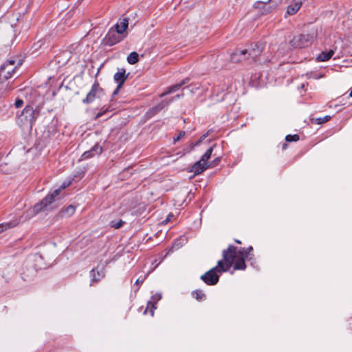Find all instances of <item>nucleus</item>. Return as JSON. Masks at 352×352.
<instances>
[{
	"mask_svg": "<svg viewBox=\"0 0 352 352\" xmlns=\"http://www.w3.org/2000/svg\"><path fill=\"white\" fill-rule=\"evenodd\" d=\"M236 248L230 245L223 251V259L218 261L217 266L212 268L201 276V279L208 285H216L219 278V274L230 270L234 261Z\"/></svg>",
	"mask_w": 352,
	"mask_h": 352,
	"instance_id": "nucleus-1",
	"label": "nucleus"
},
{
	"mask_svg": "<svg viewBox=\"0 0 352 352\" xmlns=\"http://www.w3.org/2000/svg\"><path fill=\"white\" fill-rule=\"evenodd\" d=\"M67 185L63 184V186L55 190L52 193L47 195L40 203L36 204L33 208L30 210L31 215H36L43 210H47L48 208H53L54 206L50 207L54 203L59 199V195L61 190L65 189Z\"/></svg>",
	"mask_w": 352,
	"mask_h": 352,
	"instance_id": "nucleus-2",
	"label": "nucleus"
},
{
	"mask_svg": "<svg viewBox=\"0 0 352 352\" xmlns=\"http://www.w3.org/2000/svg\"><path fill=\"white\" fill-rule=\"evenodd\" d=\"M317 36V31L312 30L311 32L306 34H299L294 36L290 41V45L294 48L307 47L311 45Z\"/></svg>",
	"mask_w": 352,
	"mask_h": 352,
	"instance_id": "nucleus-3",
	"label": "nucleus"
},
{
	"mask_svg": "<svg viewBox=\"0 0 352 352\" xmlns=\"http://www.w3.org/2000/svg\"><path fill=\"white\" fill-rule=\"evenodd\" d=\"M38 116L39 110L37 108L34 109L32 106H26L18 116V122L20 124H30L32 127Z\"/></svg>",
	"mask_w": 352,
	"mask_h": 352,
	"instance_id": "nucleus-4",
	"label": "nucleus"
},
{
	"mask_svg": "<svg viewBox=\"0 0 352 352\" xmlns=\"http://www.w3.org/2000/svg\"><path fill=\"white\" fill-rule=\"evenodd\" d=\"M15 63L14 60H10L1 65L0 67V80H8L12 76L16 69Z\"/></svg>",
	"mask_w": 352,
	"mask_h": 352,
	"instance_id": "nucleus-5",
	"label": "nucleus"
},
{
	"mask_svg": "<svg viewBox=\"0 0 352 352\" xmlns=\"http://www.w3.org/2000/svg\"><path fill=\"white\" fill-rule=\"evenodd\" d=\"M247 256L248 253L245 252V248H241L239 251L236 250L234 261L232 263L234 270H244L246 268L245 258Z\"/></svg>",
	"mask_w": 352,
	"mask_h": 352,
	"instance_id": "nucleus-6",
	"label": "nucleus"
},
{
	"mask_svg": "<svg viewBox=\"0 0 352 352\" xmlns=\"http://www.w3.org/2000/svg\"><path fill=\"white\" fill-rule=\"evenodd\" d=\"M102 91L103 90L100 87L99 83L96 81L92 85L91 89L87 94L86 98L83 99V102L90 103L93 102L96 98L100 96V94L102 93Z\"/></svg>",
	"mask_w": 352,
	"mask_h": 352,
	"instance_id": "nucleus-7",
	"label": "nucleus"
},
{
	"mask_svg": "<svg viewBox=\"0 0 352 352\" xmlns=\"http://www.w3.org/2000/svg\"><path fill=\"white\" fill-rule=\"evenodd\" d=\"M271 1L272 0H268L267 2H256L255 3V7L261 10L262 14H267L275 10L278 5V3H270Z\"/></svg>",
	"mask_w": 352,
	"mask_h": 352,
	"instance_id": "nucleus-8",
	"label": "nucleus"
},
{
	"mask_svg": "<svg viewBox=\"0 0 352 352\" xmlns=\"http://www.w3.org/2000/svg\"><path fill=\"white\" fill-rule=\"evenodd\" d=\"M129 76L126 74V70L124 68L118 69V72L114 74L113 79L118 83V88H121Z\"/></svg>",
	"mask_w": 352,
	"mask_h": 352,
	"instance_id": "nucleus-9",
	"label": "nucleus"
},
{
	"mask_svg": "<svg viewBox=\"0 0 352 352\" xmlns=\"http://www.w3.org/2000/svg\"><path fill=\"white\" fill-rule=\"evenodd\" d=\"M90 277H91V285L94 283L98 282L104 276V268L102 267L99 269L98 267L92 269L90 271Z\"/></svg>",
	"mask_w": 352,
	"mask_h": 352,
	"instance_id": "nucleus-10",
	"label": "nucleus"
},
{
	"mask_svg": "<svg viewBox=\"0 0 352 352\" xmlns=\"http://www.w3.org/2000/svg\"><path fill=\"white\" fill-rule=\"evenodd\" d=\"M263 49V46L261 43H254L252 45L251 47L248 50L247 56L254 59L260 55Z\"/></svg>",
	"mask_w": 352,
	"mask_h": 352,
	"instance_id": "nucleus-11",
	"label": "nucleus"
},
{
	"mask_svg": "<svg viewBox=\"0 0 352 352\" xmlns=\"http://www.w3.org/2000/svg\"><path fill=\"white\" fill-rule=\"evenodd\" d=\"M162 296L159 294H156L151 297V300L148 302L147 307L144 311V314H146L147 311L149 309L151 315L153 316L154 311L156 309L155 304L161 299Z\"/></svg>",
	"mask_w": 352,
	"mask_h": 352,
	"instance_id": "nucleus-12",
	"label": "nucleus"
},
{
	"mask_svg": "<svg viewBox=\"0 0 352 352\" xmlns=\"http://www.w3.org/2000/svg\"><path fill=\"white\" fill-rule=\"evenodd\" d=\"M247 53V49L243 50H236L232 54L230 60L233 63H239L243 60L248 59Z\"/></svg>",
	"mask_w": 352,
	"mask_h": 352,
	"instance_id": "nucleus-13",
	"label": "nucleus"
},
{
	"mask_svg": "<svg viewBox=\"0 0 352 352\" xmlns=\"http://www.w3.org/2000/svg\"><path fill=\"white\" fill-rule=\"evenodd\" d=\"M208 165L207 163L202 162L201 160L195 162L191 167L190 171L194 173L195 175H198L207 169Z\"/></svg>",
	"mask_w": 352,
	"mask_h": 352,
	"instance_id": "nucleus-14",
	"label": "nucleus"
},
{
	"mask_svg": "<svg viewBox=\"0 0 352 352\" xmlns=\"http://www.w3.org/2000/svg\"><path fill=\"white\" fill-rule=\"evenodd\" d=\"M102 153V147L96 144L89 151L85 152L82 156V160H87L96 155H99Z\"/></svg>",
	"mask_w": 352,
	"mask_h": 352,
	"instance_id": "nucleus-15",
	"label": "nucleus"
},
{
	"mask_svg": "<svg viewBox=\"0 0 352 352\" xmlns=\"http://www.w3.org/2000/svg\"><path fill=\"white\" fill-rule=\"evenodd\" d=\"M189 82V79L188 78L183 79L179 83H177L173 85L168 88V90L162 94L160 97H163L167 94L175 92L178 91L183 85L187 84Z\"/></svg>",
	"mask_w": 352,
	"mask_h": 352,
	"instance_id": "nucleus-16",
	"label": "nucleus"
},
{
	"mask_svg": "<svg viewBox=\"0 0 352 352\" xmlns=\"http://www.w3.org/2000/svg\"><path fill=\"white\" fill-rule=\"evenodd\" d=\"M129 19L124 18L115 25L116 31L118 34H122L128 28Z\"/></svg>",
	"mask_w": 352,
	"mask_h": 352,
	"instance_id": "nucleus-17",
	"label": "nucleus"
},
{
	"mask_svg": "<svg viewBox=\"0 0 352 352\" xmlns=\"http://www.w3.org/2000/svg\"><path fill=\"white\" fill-rule=\"evenodd\" d=\"M302 6L300 1H295L294 3L289 4L287 9V14L294 15L296 14Z\"/></svg>",
	"mask_w": 352,
	"mask_h": 352,
	"instance_id": "nucleus-18",
	"label": "nucleus"
},
{
	"mask_svg": "<svg viewBox=\"0 0 352 352\" xmlns=\"http://www.w3.org/2000/svg\"><path fill=\"white\" fill-rule=\"evenodd\" d=\"M19 224V220H18V219L12 220L8 223H1V224H0V233L3 232L4 230H7L8 229L14 228L15 226H16Z\"/></svg>",
	"mask_w": 352,
	"mask_h": 352,
	"instance_id": "nucleus-19",
	"label": "nucleus"
},
{
	"mask_svg": "<svg viewBox=\"0 0 352 352\" xmlns=\"http://www.w3.org/2000/svg\"><path fill=\"white\" fill-rule=\"evenodd\" d=\"M334 54V51L330 50L328 52H322L317 57L318 61H327Z\"/></svg>",
	"mask_w": 352,
	"mask_h": 352,
	"instance_id": "nucleus-20",
	"label": "nucleus"
},
{
	"mask_svg": "<svg viewBox=\"0 0 352 352\" xmlns=\"http://www.w3.org/2000/svg\"><path fill=\"white\" fill-rule=\"evenodd\" d=\"M76 210L75 207L73 205H69L66 208L62 209L60 214L63 217H69L74 214Z\"/></svg>",
	"mask_w": 352,
	"mask_h": 352,
	"instance_id": "nucleus-21",
	"label": "nucleus"
},
{
	"mask_svg": "<svg viewBox=\"0 0 352 352\" xmlns=\"http://www.w3.org/2000/svg\"><path fill=\"white\" fill-rule=\"evenodd\" d=\"M169 104H170V101L164 100V101L161 102L160 104H158L157 105H156L155 107H154L151 109V112L153 113V114H155V113H158L160 111H161L162 109H163L164 107H167Z\"/></svg>",
	"mask_w": 352,
	"mask_h": 352,
	"instance_id": "nucleus-22",
	"label": "nucleus"
},
{
	"mask_svg": "<svg viewBox=\"0 0 352 352\" xmlns=\"http://www.w3.org/2000/svg\"><path fill=\"white\" fill-rule=\"evenodd\" d=\"M138 54L135 52H131L127 57V61L129 64L134 65L137 63L139 60L138 59Z\"/></svg>",
	"mask_w": 352,
	"mask_h": 352,
	"instance_id": "nucleus-23",
	"label": "nucleus"
},
{
	"mask_svg": "<svg viewBox=\"0 0 352 352\" xmlns=\"http://www.w3.org/2000/svg\"><path fill=\"white\" fill-rule=\"evenodd\" d=\"M192 296L195 298L197 300L201 301L205 300L206 295L202 290L197 289L192 292Z\"/></svg>",
	"mask_w": 352,
	"mask_h": 352,
	"instance_id": "nucleus-24",
	"label": "nucleus"
},
{
	"mask_svg": "<svg viewBox=\"0 0 352 352\" xmlns=\"http://www.w3.org/2000/svg\"><path fill=\"white\" fill-rule=\"evenodd\" d=\"M36 274V270L34 268H31L28 270V272L26 274L25 272L22 273V278L25 280H28L31 279Z\"/></svg>",
	"mask_w": 352,
	"mask_h": 352,
	"instance_id": "nucleus-25",
	"label": "nucleus"
},
{
	"mask_svg": "<svg viewBox=\"0 0 352 352\" xmlns=\"http://www.w3.org/2000/svg\"><path fill=\"white\" fill-rule=\"evenodd\" d=\"M213 146L209 148L206 152L201 156V160L205 163H207V161L210 158L211 154L212 153Z\"/></svg>",
	"mask_w": 352,
	"mask_h": 352,
	"instance_id": "nucleus-26",
	"label": "nucleus"
},
{
	"mask_svg": "<svg viewBox=\"0 0 352 352\" xmlns=\"http://www.w3.org/2000/svg\"><path fill=\"white\" fill-rule=\"evenodd\" d=\"M330 118H331V117L329 116H326L322 117V118H317L315 119V122L317 124H321L325 123L327 121H329Z\"/></svg>",
	"mask_w": 352,
	"mask_h": 352,
	"instance_id": "nucleus-27",
	"label": "nucleus"
},
{
	"mask_svg": "<svg viewBox=\"0 0 352 352\" xmlns=\"http://www.w3.org/2000/svg\"><path fill=\"white\" fill-rule=\"evenodd\" d=\"M124 223V222L121 219L118 221H111V226L116 229H118V228H121Z\"/></svg>",
	"mask_w": 352,
	"mask_h": 352,
	"instance_id": "nucleus-28",
	"label": "nucleus"
},
{
	"mask_svg": "<svg viewBox=\"0 0 352 352\" xmlns=\"http://www.w3.org/2000/svg\"><path fill=\"white\" fill-rule=\"evenodd\" d=\"M287 142H297L299 140V136L297 134L295 135H287L285 138Z\"/></svg>",
	"mask_w": 352,
	"mask_h": 352,
	"instance_id": "nucleus-29",
	"label": "nucleus"
},
{
	"mask_svg": "<svg viewBox=\"0 0 352 352\" xmlns=\"http://www.w3.org/2000/svg\"><path fill=\"white\" fill-rule=\"evenodd\" d=\"M185 135V132L184 131H180L178 136L177 138H173V141L174 142H176L177 141H179L180 139H182L184 136Z\"/></svg>",
	"mask_w": 352,
	"mask_h": 352,
	"instance_id": "nucleus-30",
	"label": "nucleus"
},
{
	"mask_svg": "<svg viewBox=\"0 0 352 352\" xmlns=\"http://www.w3.org/2000/svg\"><path fill=\"white\" fill-rule=\"evenodd\" d=\"M108 40L110 42V44L111 45L117 43L118 42H119L120 41V39L111 40V32H109V34H108Z\"/></svg>",
	"mask_w": 352,
	"mask_h": 352,
	"instance_id": "nucleus-31",
	"label": "nucleus"
},
{
	"mask_svg": "<svg viewBox=\"0 0 352 352\" xmlns=\"http://www.w3.org/2000/svg\"><path fill=\"white\" fill-rule=\"evenodd\" d=\"M23 104V100L22 99H17L14 103V105L16 108L21 107Z\"/></svg>",
	"mask_w": 352,
	"mask_h": 352,
	"instance_id": "nucleus-32",
	"label": "nucleus"
},
{
	"mask_svg": "<svg viewBox=\"0 0 352 352\" xmlns=\"http://www.w3.org/2000/svg\"><path fill=\"white\" fill-rule=\"evenodd\" d=\"M204 140L201 138H199L196 142L192 143L191 145V148L192 149L195 146H198Z\"/></svg>",
	"mask_w": 352,
	"mask_h": 352,
	"instance_id": "nucleus-33",
	"label": "nucleus"
},
{
	"mask_svg": "<svg viewBox=\"0 0 352 352\" xmlns=\"http://www.w3.org/2000/svg\"><path fill=\"white\" fill-rule=\"evenodd\" d=\"M182 96H183L182 94V95L178 94V95L175 96H174L173 98H172V99L170 100H169V101L170 102L171 101H173L175 99L179 98Z\"/></svg>",
	"mask_w": 352,
	"mask_h": 352,
	"instance_id": "nucleus-34",
	"label": "nucleus"
},
{
	"mask_svg": "<svg viewBox=\"0 0 352 352\" xmlns=\"http://www.w3.org/2000/svg\"><path fill=\"white\" fill-rule=\"evenodd\" d=\"M253 250L252 247H249L247 249H245V252L248 253V254L250 252V251H252Z\"/></svg>",
	"mask_w": 352,
	"mask_h": 352,
	"instance_id": "nucleus-35",
	"label": "nucleus"
},
{
	"mask_svg": "<svg viewBox=\"0 0 352 352\" xmlns=\"http://www.w3.org/2000/svg\"><path fill=\"white\" fill-rule=\"evenodd\" d=\"M173 214H168L166 219V222H168L170 220V218L173 217Z\"/></svg>",
	"mask_w": 352,
	"mask_h": 352,
	"instance_id": "nucleus-36",
	"label": "nucleus"
},
{
	"mask_svg": "<svg viewBox=\"0 0 352 352\" xmlns=\"http://www.w3.org/2000/svg\"><path fill=\"white\" fill-rule=\"evenodd\" d=\"M209 132H207L206 133L204 134L201 138V139L204 140L208 135Z\"/></svg>",
	"mask_w": 352,
	"mask_h": 352,
	"instance_id": "nucleus-37",
	"label": "nucleus"
},
{
	"mask_svg": "<svg viewBox=\"0 0 352 352\" xmlns=\"http://www.w3.org/2000/svg\"><path fill=\"white\" fill-rule=\"evenodd\" d=\"M209 132H207L206 133L204 134L201 138V139L204 140L208 135Z\"/></svg>",
	"mask_w": 352,
	"mask_h": 352,
	"instance_id": "nucleus-38",
	"label": "nucleus"
},
{
	"mask_svg": "<svg viewBox=\"0 0 352 352\" xmlns=\"http://www.w3.org/2000/svg\"><path fill=\"white\" fill-rule=\"evenodd\" d=\"M120 89V88H118V86L117 88L116 89V90L113 91V95L117 94Z\"/></svg>",
	"mask_w": 352,
	"mask_h": 352,
	"instance_id": "nucleus-39",
	"label": "nucleus"
},
{
	"mask_svg": "<svg viewBox=\"0 0 352 352\" xmlns=\"http://www.w3.org/2000/svg\"><path fill=\"white\" fill-rule=\"evenodd\" d=\"M142 282H143V280H140V279H138V280H136V283H137V284L142 283Z\"/></svg>",
	"mask_w": 352,
	"mask_h": 352,
	"instance_id": "nucleus-40",
	"label": "nucleus"
},
{
	"mask_svg": "<svg viewBox=\"0 0 352 352\" xmlns=\"http://www.w3.org/2000/svg\"><path fill=\"white\" fill-rule=\"evenodd\" d=\"M103 113H98L96 116V118L100 117Z\"/></svg>",
	"mask_w": 352,
	"mask_h": 352,
	"instance_id": "nucleus-41",
	"label": "nucleus"
},
{
	"mask_svg": "<svg viewBox=\"0 0 352 352\" xmlns=\"http://www.w3.org/2000/svg\"><path fill=\"white\" fill-rule=\"evenodd\" d=\"M235 241L237 243H241V241L239 240H235Z\"/></svg>",
	"mask_w": 352,
	"mask_h": 352,
	"instance_id": "nucleus-42",
	"label": "nucleus"
},
{
	"mask_svg": "<svg viewBox=\"0 0 352 352\" xmlns=\"http://www.w3.org/2000/svg\"><path fill=\"white\" fill-rule=\"evenodd\" d=\"M349 96L350 97H352V90L351 91L350 94H349Z\"/></svg>",
	"mask_w": 352,
	"mask_h": 352,
	"instance_id": "nucleus-43",
	"label": "nucleus"
},
{
	"mask_svg": "<svg viewBox=\"0 0 352 352\" xmlns=\"http://www.w3.org/2000/svg\"><path fill=\"white\" fill-rule=\"evenodd\" d=\"M286 147V144H283V148H285Z\"/></svg>",
	"mask_w": 352,
	"mask_h": 352,
	"instance_id": "nucleus-44",
	"label": "nucleus"
}]
</instances>
